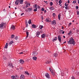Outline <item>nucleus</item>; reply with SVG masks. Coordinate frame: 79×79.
<instances>
[{
	"label": "nucleus",
	"mask_w": 79,
	"mask_h": 79,
	"mask_svg": "<svg viewBox=\"0 0 79 79\" xmlns=\"http://www.w3.org/2000/svg\"><path fill=\"white\" fill-rule=\"evenodd\" d=\"M41 18L42 19H44V18L43 17V16H41Z\"/></svg>",
	"instance_id": "obj_56"
},
{
	"label": "nucleus",
	"mask_w": 79,
	"mask_h": 79,
	"mask_svg": "<svg viewBox=\"0 0 79 79\" xmlns=\"http://www.w3.org/2000/svg\"><path fill=\"white\" fill-rule=\"evenodd\" d=\"M33 59L35 61H36L37 60V57L35 56H34L33 57Z\"/></svg>",
	"instance_id": "obj_24"
},
{
	"label": "nucleus",
	"mask_w": 79,
	"mask_h": 79,
	"mask_svg": "<svg viewBox=\"0 0 79 79\" xmlns=\"http://www.w3.org/2000/svg\"><path fill=\"white\" fill-rule=\"evenodd\" d=\"M65 8L66 10H68L69 9V7L68 6H66L65 7Z\"/></svg>",
	"instance_id": "obj_40"
},
{
	"label": "nucleus",
	"mask_w": 79,
	"mask_h": 79,
	"mask_svg": "<svg viewBox=\"0 0 79 79\" xmlns=\"http://www.w3.org/2000/svg\"><path fill=\"white\" fill-rule=\"evenodd\" d=\"M19 61L20 62V64H23L24 63V60H19Z\"/></svg>",
	"instance_id": "obj_18"
},
{
	"label": "nucleus",
	"mask_w": 79,
	"mask_h": 79,
	"mask_svg": "<svg viewBox=\"0 0 79 79\" xmlns=\"http://www.w3.org/2000/svg\"><path fill=\"white\" fill-rule=\"evenodd\" d=\"M10 29L12 30H15V27L14 26H12L11 27Z\"/></svg>",
	"instance_id": "obj_14"
},
{
	"label": "nucleus",
	"mask_w": 79,
	"mask_h": 79,
	"mask_svg": "<svg viewBox=\"0 0 79 79\" xmlns=\"http://www.w3.org/2000/svg\"><path fill=\"white\" fill-rule=\"evenodd\" d=\"M72 79H75V78H74V77H72Z\"/></svg>",
	"instance_id": "obj_52"
},
{
	"label": "nucleus",
	"mask_w": 79,
	"mask_h": 79,
	"mask_svg": "<svg viewBox=\"0 0 79 79\" xmlns=\"http://www.w3.org/2000/svg\"><path fill=\"white\" fill-rule=\"evenodd\" d=\"M24 15V13H22L21 14V15L23 16V15Z\"/></svg>",
	"instance_id": "obj_55"
},
{
	"label": "nucleus",
	"mask_w": 79,
	"mask_h": 79,
	"mask_svg": "<svg viewBox=\"0 0 79 79\" xmlns=\"http://www.w3.org/2000/svg\"><path fill=\"white\" fill-rule=\"evenodd\" d=\"M32 27H33V28H35V27H36V26L34 24H33L32 25Z\"/></svg>",
	"instance_id": "obj_27"
},
{
	"label": "nucleus",
	"mask_w": 79,
	"mask_h": 79,
	"mask_svg": "<svg viewBox=\"0 0 79 79\" xmlns=\"http://www.w3.org/2000/svg\"><path fill=\"white\" fill-rule=\"evenodd\" d=\"M45 76L48 79H50V76H49V74L48 73H47L45 74Z\"/></svg>",
	"instance_id": "obj_5"
},
{
	"label": "nucleus",
	"mask_w": 79,
	"mask_h": 79,
	"mask_svg": "<svg viewBox=\"0 0 79 79\" xmlns=\"http://www.w3.org/2000/svg\"><path fill=\"white\" fill-rule=\"evenodd\" d=\"M45 63L46 64H49V63H50V62L49 61H47L45 62Z\"/></svg>",
	"instance_id": "obj_37"
},
{
	"label": "nucleus",
	"mask_w": 79,
	"mask_h": 79,
	"mask_svg": "<svg viewBox=\"0 0 79 79\" xmlns=\"http://www.w3.org/2000/svg\"><path fill=\"white\" fill-rule=\"evenodd\" d=\"M65 6H68V2H66L65 3Z\"/></svg>",
	"instance_id": "obj_31"
},
{
	"label": "nucleus",
	"mask_w": 79,
	"mask_h": 79,
	"mask_svg": "<svg viewBox=\"0 0 79 79\" xmlns=\"http://www.w3.org/2000/svg\"><path fill=\"white\" fill-rule=\"evenodd\" d=\"M13 43V41H12L10 42H9V45H11V44Z\"/></svg>",
	"instance_id": "obj_19"
},
{
	"label": "nucleus",
	"mask_w": 79,
	"mask_h": 79,
	"mask_svg": "<svg viewBox=\"0 0 79 79\" xmlns=\"http://www.w3.org/2000/svg\"><path fill=\"white\" fill-rule=\"evenodd\" d=\"M19 3L20 4H23V0H20L19 1Z\"/></svg>",
	"instance_id": "obj_16"
},
{
	"label": "nucleus",
	"mask_w": 79,
	"mask_h": 79,
	"mask_svg": "<svg viewBox=\"0 0 79 79\" xmlns=\"http://www.w3.org/2000/svg\"><path fill=\"white\" fill-rule=\"evenodd\" d=\"M77 33H78L79 32V30H77Z\"/></svg>",
	"instance_id": "obj_46"
},
{
	"label": "nucleus",
	"mask_w": 79,
	"mask_h": 79,
	"mask_svg": "<svg viewBox=\"0 0 79 79\" xmlns=\"http://www.w3.org/2000/svg\"><path fill=\"white\" fill-rule=\"evenodd\" d=\"M38 54V53L36 52L35 51V52H33L32 55L33 56H37Z\"/></svg>",
	"instance_id": "obj_3"
},
{
	"label": "nucleus",
	"mask_w": 79,
	"mask_h": 79,
	"mask_svg": "<svg viewBox=\"0 0 79 79\" xmlns=\"http://www.w3.org/2000/svg\"><path fill=\"white\" fill-rule=\"evenodd\" d=\"M49 69V70H50V71H51L52 69L51 68H50Z\"/></svg>",
	"instance_id": "obj_62"
},
{
	"label": "nucleus",
	"mask_w": 79,
	"mask_h": 79,
	"mask_svg": "<svg viewBox=\"0 0 79 79\" xmlns=\"http://www.w3.org/2000/svg\"><path fill=\"white\" fill-rule=\"evenodd\" d=\"M23 52H20V54H23Z\"/></svg>",
	"instance_id": "obj_60"
},
{
	"label": "nucleus",
	"mask_w": 79,
	"mask_h": 79,
	"mask_svg": "<svg viewBox=\"0 0 79 79\" xmlns=\"http://www.w3.org/2000/svg\"><path fill=\"white\" fill-rule=\"evenodd\" d=\"M68 43L69 45L73 44V45H74L75 44H76V41H74L73 37H71L69 39V41H68Z\"/></svg>",
	"instance_id": "obj_1"
},
{
	"label": "nucleus",
	"mask_w": 79,
	"mask_h": 79,
	"mask_svg": "<svg viewBox=\"0 0 79 79\" xmlns=\"http://www.w3.org/2000/svg\"><path fill=\"white\" fill-rule=\"evenodd\" d=\"M8 66H10V63L8 64Z\"/></svg>",
	"instance_id": "obj_64"
},
{
	"label": "nucleus",
	"mask_w": 79,
	"mask_h": 79,
	"mask_svg": "<svg viewBox=\"0 0 79 79\" xmlns=\"http://www.w3.org/2000/svg\"><path fill=\"white\" fill-rule=\"evenodd\" d=\"M58 39V38L57 37H55L54 39H53V42H55V41H56V40Z\"/></svg>",
	"instance_id": "obj_15"
},
{
	"label": "nucleus",
	"mask_w": 79,
	"mask_h": 79,
	"mask_svg": "<svg viewBox=\"0 0 79 79\" xmlns=\"http://www.w3.org/2000/svg\"><path fill=\"white\" fill-rule=\"evenodd\" d=\"M6 23L2 22L0 24V28L1 29H2L4 27H6Z\"/></svg>",
	"instance_id": "obj_2"
},
{
	"label": "nucleus",
	"mask_w": 79,
	"mask_h": 79,
	"mask_svg": "<svg viewBox=\"0 0 79 79\" xmlns=\"http://www.w3.org/2000/svg\"><path fill=\"white\" fill-rule=\"evenodd\" d=\"M44 11L45 13H46V12H47V11L46 10H44Z\"/></svg>",
	"instance_id": "obj_54"
},
{
	"label": "nucleus",
	"mask_w": 79,
	"mask_h": 79,
	"mask_svg": "<svg viewBox=\"0 0 79 79\" xmlns=\"http://www.w3.org/2000/svg\"><path fill=\"white\" fill-rule=\"evenodd\" d=\"M20 79H25V77H24V76L23 75H21L20 77Z\"/></svg>",
	"instance_id": "obj_10"
},
{
	"label": "nucleus",
	"mask_w": 79,
	"mask_h": 79,
	"mask_svg": "<svg viewBox=\"0 0 79 79\" xmlns=\"http://www.w3.org/2000/svg\"><path fill=\"white\" fill-rule=\"evenodd\" d=\"M19 0H17L15 2V4L16 5H18L19 4Z\"/></svg>",
	"instance_id": "obj_13"
},
{
	"label": "nucleus",
	"mask_w": 79,
	"mask_h": 79,
	"mask_svg": "<svg viewBox=\"0 0 79 79\" xmlns=\"http://www.w3.org/2000/svg\"><path fill=\"white\" fill-rule=\"evenodd\" d=\"M28 6H29L26 5L25 6V7H26V8H27V7H28Z\"/></svg>",
	"instance_id": "obj_49"
},
{
	"label": "nucleus",
	"mask_w": 79,
	"mask_h": 79,
	"mask_svg": "<svg viewBox=\"0 0 79 79\" xmlns=\"http://www.w3.org/2000/svg\"><path fill=\"white\" fill-rule=\"evenodd\" d=\"M37 5H35L34 7V11H37Z\"/></svg>",
	"instance_id": "obj_6"
},
{
	"label": "nucleus",
	"mask_w": 79,
	"mask_h": 79,
	"mask_svg": "<svg viewBox=\"0 0 79 79\" xmlns=\"http://www.w3.org/2000/svg\"><path fill=\"white\" fill-rule=\"evenodd\" d=\"M8 43H6L5 46L4 48H8Z\"/></svg>",
	"instance_id": "obj_17"
},
{
	"label": "nucleus",
	"mask_w": 79,
	"mask_h": 79,
	"mask_svg": "<svg viewBox=\"0 0 79 79\" xmlns=\"http://www.w3.org/2000/svg\"><path fill=\"white\" fill-rule=\"evenodd\" d=\"M40 32L38 31L36 32V36L37 37H39V36L40 35Z\"/></svg>",
	"instance_id": "obj_12"
},
{
	"label": "nucleus",
	"mask_w": 79,
	"mask_h": 79,
	"mask_svg": "<svg viewBox=\"0 0 79 79\" xmlns=\"http://www.w3.org/2000/svg\"><path fill=\"white\" fill-rule=\"evenodd\" d=\"M32 77L34 79H35V76L34 74H33L32 75Z\"/></svg>",
	"instance_id": "obj_32"
},
{
	"label": "nucleus",
	"mask_w": 79,
	"mask_h": 79,
	"mask_svg": "<svg viewBox=\"0 0 79 79\" xmlns=\"http://www.w3.org/2000/svg\"><path fill=\"white\" fill-rule=\"evenodd\" d=\"M62 29H64V27L63 26L62 27Z\"/></svg>",
	"instance_id": "obj_61"
},
{
	"label": "nucleus",
	"mask_w": 79,
	"mask_h": 79,
	"mask_svg": "<svg viewBox=\"0 0 79 79\" xmlns=\"http://www.w3.org/2000/svg\"><path fill=\"white\" fill-rule=\"evenodd\" d=\"M73 4H75V3H76V1H73Z\"/></svg>",
	"instance_id": "obj_39"
},
{
	"label": "nucleus",
	"mask_w": 79,
	"mask_h": 79,
	"mask_svg": "<svg viewBox=\"0 0 79 79\" xmlns=\"http://www.w3.org/2000/svg\"><path fill=\"white\" fill-rule=\"evenodd\" d=\"M61 3H62V2H61V0H60L59 1V4H61Z\"/></svg>",
	"instance_id": "obj_34"
},
{
	"label": "nucleus",
	"mask_w": 79,
	"mask_h": 79,
	"mask_svg": "<svg viewBox=\"0 0 79 79\" xmlns=\"http://www.w3.org/2000/svg\"><path fill=\"white\" fill-rule=\"evenodd\" d=\"M10 66H12V67H13V64L10 63Z\"/></svg>",
	"instance_id": "obj_51"
},
{
	"label": "nucleus",
	"mask_w": 79,
	"mask_h": 79,
	"mask_svg": "<svg viewBox=\"0 0 79 79\" xmlns=\"http://www.w3.org/2000/svg\"><path fill=\"white\" fill-rule=\"evenodd\" d=\"M41 10L42 11H44V8H42Z\"/></svg>",
	"instance_id": "obj_45"
},
{
	"label": "nucleus",
	"mask_w": 79,
	"mask_h": 79,
	"mask_svg": "<svg viewBox=\"0 0 79 79\" xmlns=\"http://www.w3.org/2000/svg\"><path fill=\"white\" fill-rule=\"evenodd\" d=\"M68 3H69L70 2L69 0H68Z\"/></svg>",
	"instance_id": "obj_53"
},
{
	"label": "nucleus",
	"mask_w": 79,
	"mask_h": 79,
	"mask_svg": "<svg viewBox=\"0 0 79 79\" xmlns=\"http://www.w3.org/2000/svg\"><path fill=\"white\" fill-rule=\"evenodd\" d=\"M50 4L51 6H52L53 5V2H50Z\"/></svg>",
	"instance_id": "obj_35"
},
{
	"label": "nucleus",
	"mask_w": 79,
	"mask_h": 79,
	"mask_svg": "<svg viewBox=\"0 0 79 79\" xmlns=\"http://www.w3.org/2000/svg\"><path fill=\"white\" fill-rule=\"evenodd\" d=\"M53 17H55V16H56V14H55V13H53Z\"/></svg>",
	"instance_id": "obj_38"
},
{
	"label": "nucleus",
	"mask_w": 79,
	"mask_h": 79,
	"mask_svg": "<svg viewBox=\"0 0 79 79\" xmlns=\"http://www.w3.org/2000/svg\"><path fill=\"white\" fill-rule=\"evenodd\" d=\"M51 24L55 25L56 24V21L54 20L51 22Z\"/></svg>",
	"instance_id": "obj_11"
},
{
	"label": "nucleus",
	"mask_w": 79,
	"mask_h": 79,
	"mask_svg": "<svg viewBox=\"0 0 79 79\" xmlns=\"http://www.w3.org/2000/svg\"><path fill=\"white\" fill-rule=\"evenodd\" d=\"M11 78H12V79H15V76H11Z\"/></svg>",
	"instance_id": "obj_36"
},
{
	"label": "nucleus",
	"mask_w": 79,
	"mask_h": 79,
	"mask_svg": "<svg viewBox=\"0 0 79 79\" xmlns=\"http://www.w3.org/2000/svg\"><path fill=\"white\" fill-rule=\"evenodd\" d=\"M60 14L59 15H58V18L59 20H60Z\"/></svg>",
	"instance_id": "obj_30"
},
{
	"label": "nucleus",
	"mask_w": 79,
	"mask_h": 79,
	"mask_svg": "<svg viewBox=\"0 0 79 79\" xmlns=\"http://www.w3.org/2000/svg\"><path fill=\"white\" fill-rule=\"evenodd\" d=\"M26 27H28V24H27V22H26Z\"/></svg>",
	"instance_id": "obj_28"
},
{
	"label": "nucleus",
	"mask_w": 79,
	"mask_h": 79,
	"mask_svg": "<svg viewBox=\"0 0 79 79\" xmlns=\"http://www.w3.org/2000/svg\"><path fill=\"white\" fill-rule=\"evenodd\" d=\"M14 37H15V35H11V38H12V39H13Z\"/></svg>",
	"instance_id": "obj_33"
},
{
	"label": "nucleus",
	"mask_w": 79,
	"mask_h": 79,
	"mask_svg": "<svg viewBox=\"0 0 79 79\" xmlns=\"http://www.w3.org/2000/svg\"><path fill=\"white\" fill-rule=\"evenodd\" d=\"M26 34H27V36H26V38H27V37H29V32L27 31L26 32Z\"/></svg>",
	"instance_id": "obj_22"
},
{
	"label": "nucleus",
	"mask_w": 79,
	"mask_h": 79,
	"mask_svg": "<svg viewBox=\"0 0 79 79\" xmlns=\"http://www.w3.org/2000/svg\"><path fill=\"white\" fill-rule=\"evenodd\" d=\"M58 39L60 42H61V37L60 35H59L58 36Z\"/></svg>",
	"instance_id": "obj_7"
},
{
	"label": "nucleus",
	"mask_w": 79,
	"mask_h": 79,
	"mask_svg": "<svg viewBox=\"0 0 79 79\" xmlns=\"http://www.w3.org/2000/svg\"><path fill=\"white\" fill-rule=\"evenodd\" d=\"M45 21L46 22H47L48 23H50V22H51V20L50 19V18L46 19H45Z\"/></svg>",
	"instance_id": "obj_4"
},
{
	"label": "nucleus",
	"mask_w": 79,
	"mask_h": 79,
	"mask_svg": "<svg viewBox=\"0 0 79 79\" xmlns=\"http://www.w3.org/2000/svg\"><path fill=\"white\" fill-rule=\"evenodd\" d=\"M24 73L26 74H27V75H28V76L30 77H31V76H32V75H31V74H29V73H28V72H27L25 71L24 72Z\"/></svg>",
	"instance_id": "obj_9"
},
{
	"label": "nucleus",
	"mask_w": 79,
	"mask_h": 79,
	"mask_svg": "<svg viewBox=\"0 0 79 79\" xmlns=\"http://www.w3.org/2000/svg\"><path fill=\"white\" fill-rule=\"evenodd\" d=\"M53 56L54 57H57L58 56V54L57 53H55L53 55Z\"/></svg>",
	"instance_id": "obj_20"
},
{
	"label": "nucleus",
	"mask_w": 79,
	"mask_h": 79,
	"mask_svg": "<svg viewBox=\"0 0 79 79\" xmlns=\"http://www.w3.org/2000/svg\"><path fill=\"white\" fill-rule=\"evenodd\" d=\"M77 15H79V11H77Z\"/></svg>",
	"instance_id": "obj_50"
},
{
	"label": "nucleus",
	"mask_w": 79,
	"mask_h": 79,
	"mask_svg": "<svg viewBox=\"0 0 79 79\" xmlns=\"http://www.w3.org/2000/svg\"><path fill=\"white\" fill-rule=\"evenodd\" d=\"M18 39V38L17 36H16L15 37V40H17Z\"/></svg>",
	"instance_id": "obj_44"
},
{
	"label": "nucleus",
	"mask_w": 79,
	"mask_h": 79,
	"mask_svg": "<svg viewBox=\"0 0 79 79\" xmlns=\"http://www.w3.org/2000/svg\"><path fill=\"white\" fill-rule=\"evenodd\" d=\"M76 7L77 10H78V8H79V7L78 6H76Z\"/></svg>",
	"instance_id": "obj_41"
},
{
	"label": "nucleus",
	"mask_w": 79,
	"mask_h": 79,
	"mask_svg": "<svg viewBox=\"0 0 79 79\" xmlns=\"http://www.w3.org/2000/svg\"><path fill=\"white\" fill-rule=\"evenodd\" d=\"M41 37H42V38H45V34H42L41 35Z\"/></svg>",
	"instance_id": "obj_23"
},
{
	"label": "nucleus",
	"mask_w": 79,
	"mask_h": 79,
	"mask_svg": "<svg viewBox=\"0 0 79 79\" xmlns=\"http://www.w3.org/2000/svg\"><path fill=\"white\" fill-rule=\"evenodd\" d=\"M40 8V6H38V8L39 9V8Z\"/></svg>",
	"instance_id": "obj_59"
},
{
	"label": "nucleus",
	"mask_w": 79,
	"mask_h": 79,
	"mask_svg": "<svg viewBox=\"0 0 79 79\" xmlns=\"http://www.w3.org/2000/svg\"><path fill=\"white\" fill-rule=\"evenodd\" d=\"M51 73L52 74V75H53V76H54V75H55V73H53L52 72Z\"/></svg>",
	"instance_id": "obj_47"
},
{
	"label": "nucleus",
	"mask_w": 79,
	"mask_h": 79,
	"mask_svg": "<svg viewBox=\"0 0 79 79\" xmlns=\"http://www.w3.org/2000/svg\"><path fill=\"white\" fill-rule=\"evenodd\" d=\"M77 1L78 4H79V0H77Z\"/></svg>",
	"instance_id": "obj_58"
},
{
	"label": "nucleus",
	"mask_w": 79,
	"mask_h": 79,
	"mask_svg": "<svg viewBox=\"0 0 79 79\" xmlns=\"http://www.w3.org/2000/svg\"><path fill=\"white\" fill-rule=\"evenodd\" d=\"M62 32H62V34H64V31H63V30H61Z\"/></svg>",
	"instance_id": "obj_42"
},
{
	"label": "nucleus",
	"mask_w": 79,
	"mask_h": 79,
	"mask_svg": "<svg viewBox=\"0 0 79 79\" xmlns=\"http://www.w3.org/2000/svg\"><path fill=\"white\" fill-rule=\"evenodd\" d=\"M19 70H20V71H21V70H22V69H23V68L21 67H19Z\"/></svg>",
	"instance_id": "obj_26"
},
{
	"label": "nucleus",
	"mask_w": 79,
	"mask_h": 79,
	"mask_svg": "<svg viewBox=\"0 0 79 79\" xmlns=\"http://www.w3.org/2000/svg\"><path fill=\"white\" fill-rule=\"evenodd\" d=\"M9 8H11V6H9Z\"/></svg>",
	"instance_id": "obj_63"
},
{
	"label": "nucleus",
	"mask_w": 79,
	"mask_h": 79,
	"mask_svg": "<svg viewBox=\"0 0 79 79\" xmlns=\"http://www.w3.org/2000/svg\"><path fill=\"white\" fill-rule=\"evenodd\" d=\"M5 58V56H4L3 57V58H5L4 59H5V60H6V58Z\"/></svg>",
	"instance_id": "obj_57"
},
{
	"label": "nucleus",
	"mask_w": 79,
	"mask_h": 79,
	"mask_svg": "<svg viewBox=\"0 0 79 79\" xmlns=\"http://www.w3.org/2000/svg\"><path fill=\"white\" fill-rule=\"evenodd\" d=\"M28 23L29 24H31V20H29Z\"/></svg>",
	"instance_id": "obj_29"
},
{
	"label": "nucleus",
	"mask_w": 79,
	"mask_h": 79,
	"mask_svg": "<svg viewBox=\"0 0 79 79\" xmlns=\"http://www.w3.org/2000/svg\"><path fill=\"white\" fill-rule=\"evenodd\" d=\"M27 11L28 13H29L32 11V8H28L27 9Z\"/></svg>",
	"instance_id": "obj_8"
},
{
	"label": "nucleus",
	"mask_w": 79,
	"mask_h": 79,
	"mask_svg": "<svg viewBox=\"0 0 79 79\" xmlns=\"http://www.w3.org/2000/svg\"><path fill=\"white\" fill-rule=\"evenodd\" d=\"M72 33V32H71V31H70L69 32L68 34V35H69V34H71Z\"/></svg>",
	"instance_id": "obj_43"
},
{
	"label": "nucleus",
	"mask_w": 79,
	"mask_h": 79,
	"mask_svg": "<svg viewBox=\"0 0 79 79\" xmlns=\"http://www.w3.org/2000/svg\"><path fill=\"white\" fill-rule=\"evenodd\" d=\"M43 27H44V26L42 25H41L39 26V28L40 29H42Z\"/></svg>",
	"instance_id": "obj_25"
},
{
	"label": "nucleus",
	"mask_w": 79,
	"mask_h": 79,
	"mask_svg": "<svg viewBox=\"0 0 79 79\" xmlns=\"http://www.w3.org/2000/svg\"><path fill=\"white\" fill-rule=\"evenodd\" d=\"M50 10H54V7L53 6L49 8Z\"/></svg>",
	"instance_id": "obj_21"
},
{
	"label": "nucleus",
	"mask_w": 79,
	"mask_h": 79,
	"mask_svg": "<svg viewBox=\"0 0 79 79\" xmlns=\"http://www.w3.org/2000/svg\"><path fill=\"white\" fill-rule=\"evenodd\" d=\"M72 24V23H69V26H70V25H71Z\"/></svg>",
	"instance_id": "obj_48"
}]
</instances>
